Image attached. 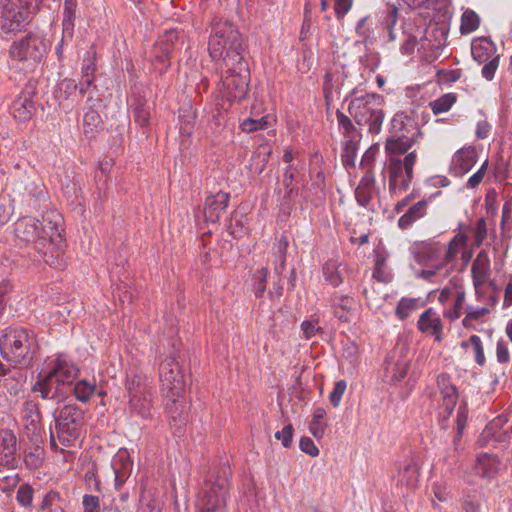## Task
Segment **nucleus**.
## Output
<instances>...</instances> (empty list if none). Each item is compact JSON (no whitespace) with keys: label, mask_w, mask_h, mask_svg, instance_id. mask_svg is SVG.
<instances>
[{"label":"nucleus","mask_w":512,"mask_h":512,"mask_svg":"<svg viewBox=\"0 0 512 512\" xmlns=\"http://www.w3.org/2000/svg\"><path fill=\"white\" fill-rule=\"evenodd\" d=\"M61 224V215L48 211L43 215V222L30 216L18 219L14 224V233L20 243L30 245L46 264L61 269L65 265Z\"/></svg>","instance_id":"obj_1"},{"label":"nucleus","mask_w":512,"mask_h":512,"mask_svg":"<svg viewBox=\"0 0 512 512\" xmlns=\"http://www.w3.org/2000/svg\"><path fill=\"white\" fill-rule=\"evenodd\" d=\"M210 57L219 65H230L236 61L242 65L243 46L239 31L234 25L221 18L212 22V32L208 44Z\"/></svg>","instance_id":"obj_2"},{"label":"nucleus","mask_w":512,"mask_h":512,"mask_svg":"<svg viewBox=\"0 0 512 512\" xmlns=\"http://www.w3.org/2000/svg\"><path fill=\"white\" fill-rule=\"evenodd\" d=\"M412 254L420 269L415 271V277L429 283L443 282L453 268H446L443 258V245L437 241L417 242L412 247Z\"/></svg>","instance_id":"obj_3"},{"label":"nucleus","mask_w":512,"mask_h":512,"mask_svg":"<svg viewBox=\"0 0 512 512\" xmlns=\"http://www.w3.org/2000/svg\"><path fill=\"white\" fill-rule=\"evenodd\" d=\"M36 347L34 335L22 327L7 328L0 337L2 357L15 366H29L35 357Z\"/></svg>","instance_id":"obj_4"},{"label":"nucleus","mask_w":512,"mask_h":512,"mask_svg":"<svg viewBox=\"0 0 512 512\" xmlns=\"http://www.w3.org/2000/svg\"><path fill=\"white\" fill-rule=\"evenodd\" d=\"M384 98L377 93H366L353 97L348 105V112L360 127H367L368 133L377 135L381 132L385 118L382 106Z\"/></svg>","instance_id":"obj_5"},{"label":"nucleus","mask_w":512,"mask_h":512,"mask_svg":"<svg viewBox=\"0 0 512 512\" xmlns=\"http://www.w3.org/2000/svg\"><path fill=\"white\" fill-rule=\"evenodd\" d=\"M230 476V467L227 464L221 465L215 480L206 483L199 492L195 501L196 512H227Z\"/></svg>","instance_id":"obj_6"},{"label":"nucleus","mask_w":512,"mask_h":512,"mask_svg":"<svg viewBox=\"0 0 512 512\" xmlns=\"http://www.w3.org/2000/svg\"><path fill=\"white\" fill-rule=\"evenodd\" d=\"M78 373V367L70 359L58 356L43 380L34 385L33 391L40 392L43 399H53L57 395L58 385L72 384Z\"/></svg>","instance_id":"obj_7"},{"label":"nucleus","mask_w":512,"mask_h":512,"mask_svg":"<svg viewBox=\"0 0 512 512\" xmlns=\"http://www.w3.org/2000/svg\"><path fill=\"white\" fill-rule=\"evenodd\" d=\"M415 151L408 153L403 159L389 157L382 173L388 176V189L395 195L406 191L414 176V166L417 162Z\"/></svg>","instance_id":"obj_8"},{"label":"nucleus","mask_w":512,"mask_h":512,"mask_svg":"<svg viewBox=\"0 0 512 512\" xmlns=\"http://www.w3.org/2000/svg\"><path fill=\"white\" fill-rule=\"evenodd\" d=\"M126 389L129 395L130 413L142 418H149L152 396L148 377L141 373L129 375L126 381Z\"/></svg>","instance_id":"obj_9"},{"label":"nucleus","mask_w":512,"mask_h":512,"mask_svg":"<svg viewBox=\"0 0 512 512\" xmlns=\"http://www.w3.org/2000/svg\"><path fill=\"white\" fill-rule=\"evenodd\" d=\"M227 68L222 77L220 91L229 101H240L245 98L248 90L249 71L247 63L242 59V65L233 61L230 65H220Z\"/></svg>","instance_id":"obj_10"},{"label":"nucleus","mask_w":512,"mask_h":512,"mask_svg":"<svg viewBox=\"0 0 512 512\" xmlns=\"http://www.w3.org/2000/svg\"><path fill=\"white\" fill-rule=\"evenodd\" d=\"M56 436L64 447H70L81 435L83 412L74 405L64 406L55 419Z\"/></svg>","instance_id":"obj_11"},{"label":"nucleus","mask_w":512,"mask_h":512,"mask_svg":"<svg viewBox=\"0 0 512 512\" xmlns=\"http://www.w3.org/2000/svg\"><path fill=\"white\" fill-rule=\"evenodd\" d=\"M31 21L29 4L22 0H8L0 12V31L6 35L23 31Z\"/></svg>","instance_id":"obj_12"},{"label":"nucleus","mask_w":512,"mask_h":512,"mask_svg":"<svg viewBox=\"0 0 512 512\" xmlns=\"http://www.w3.org/2000/svg\"><path fill=\"white\" fill-rule=\"evenodd\" d=\"M46 39L37 33H30L14 41L9 49L10 57L20 62H39L48 50Z\"/></svg>","instance_id":"obj_13"},{"label":"nucleus","mask_w":512,"mask_h":512,"mask_svg":"<svg viewBox=\"0 0 512 512\" xmlns=\"http://www.w3.org/2000/svg\"><path fill=\"white\" fill-rule=\"evenodd\" d=\"M159 377L162 390L167 391V396L175 404L184 388L183 375L175 358L168 357L162 361L159 368Z\"/></svg>","instance_id":"obj_14"},{"label":"nucleus","mask_w":512,"mask_h":512,"mask_svg":"<svg viewBox=\"0 0 512 512\" xmlns=\"http://www.w3.org/2000/svg\"><path fill=\"white\" fill-rule=\"evenodd\" d=\"M21 421L26 436L34 444L41 443V413L37 402L30 399L23 402L21 408Z\"/></svg>","instance_id":"obj_15"},{"label":"nucleus","mask_w":512,"mask_h":512,"mask_svg":"<svg viewBox=\"0 0 512 512\" xmlns=\"http://www.w3.org/2000/svg\"><path fill=\"white\" fill-rule=\"evenodd\" d=\"M437 387L440 393L439 416L443 424L453 412L458 400V394L456 387L452 384L451 377L447 374L438 375Z\"/></svg>","instance_id":"obj_16"},{"label":"nucleus","mask_w":512,"mask_h":512,"mask_svg":"<svg viewBox=\"0 0 512 512\" xmlns=\"http://www.w3.org/2000/svg\"><path fill=\"white\" fill-rule=\"evenodd\" d=\"M417 329L427 337H432L436 343H441L445 338L443 321L433 308H428L420 314Z\"/></svg>","instance_id":"obj_17"},{"label":"nucleus","mask_w":512,"mask_h":512,"mask_svg":"<svg viewBox=\"0 0 512 512\" xmlns=\"http://www.w3.org/2000/svg\"><path fill=\"white\" fill-rule=\"evenodd\" d=\"M329 303L333 315L339 321L344 323H349L352 321L356 307V302L352 297L334 293L329 298Z\"/></svg>","instance_id":"obj_18"},{"label":"nucleus","mask_w":512,"mask_h":512,"mask_svg":"<svg viewBox=\"0 0 512 512\" xmlns=\"http://www.w3.org/2000/svg\"><path fill=\"white\" fill-rule=\"evenodd\" d=\"M17 439L10 430H0V466L13 467L16 461Z\"/></svg>","instance_id":"obj_19"},{"label":"nucleus","mask_w":512,"mask_h":512,"mask_svg":"<svg viewBox=\"0 0 512 512\" xmlns=\"http://www.w3.org/2000/svg\"><path fill=\"white\" fill-rule=\"evenodd\" d=\"M466 246L467 236L461 232L455 234L446 247L443 246L446 268H450L449 265L454 263L460 254L465 262L469 261L470 255L466 253Z\"/></svg>","instance_id":"obj_20"},{"label":"nucleus","mask_w":512,"mask_h":512,"mask_svg":"<svg viewBox=\"0 0 512 512\" xmlns=\"http://www.w3.org/2000/svg\"><path fill=\"white\" fill-rule=\"evenodd\" d=\"M229 194L218 192L206 198L204 206V215L206 220L216 222L228 207Z\"/></svg>","instance_id":"obj_21"},{"label":"nucleus","mask_w":512,"mask_h":512,"mask_svg":"<svg viewBox=\"0 0 512 512\" xmlns=\"http://www.w3.org/2000/svg\"><path fill=\"white\" fill-rule=\"evenodd\" d=\"M476 151L473 147L458 150L452 157V169L456 175L462 176L476 164Z\"/></svg>","instance_id":"obj_22"},{"label":"nucleus","mask_w":512,"mask_h":512,"mask_svg":"<svg viewBox=\"0 0 512 512\" xmlns=\"http://www.w3.org/2000/svg\"><path fill=\"white\" fill-rule=\"evenodd\" d=\"M499 464L497 456L484 453L477 457L474 471L479 477L490 481L497 475Z\"/></svg>","instance_id":"obj_23"},{"label":"nucleus","mask_w":512,"mask_h":512,"mask_svg":"<svg viewBox=\"0 0 512 512\" xmlns=\"http://www.w3.org/2000/svg\"><path fill=\"white\" fill-rule=\"evenodd\" d=\"M472 281L488 283L491 277V263L488 253L481 250L474 259L471 267Z\"/></svg>","instance_id":"obj_24"},{"label":"nucleus","mask_w":512,"mask_h":512,"mask_svg":"<svg viewBox=\"0 0 512 512\" xmlns=\"http://www.w3.org/2000/svg\"><path fill=\"white\" fill-rule=\"evenodd\" d=\"M12 114L14 118L18 121H27L31 119L34 111L35 105L32 100L31 92H22L12 104Z\"/></svg>","instance_id":"obj_25"},{"label":"nucleus","mask_w":512,"mask_h":512,"mask_svg":"<svg viewBox=\"0 0 512 512\" xmlns=\"http://www.w3.org/2000/svg\"><path fill=\"white\" fill-rule=\"evenodd\" d=\"M375 190V177L372 171L368 170L360 179L355 189V198L362 207H368L372 201Z\"/></svg>","instance_id":"obj_26"},{"label":"nucleus","mask_w":512,"mask_h":512,"mask_svg":"<svg viewBox=\"0 0 512 512\" xmlns=\"http://www.w3.org/2000/svg\"><path fill=\"white\" fill-rule=\"evenodd\" d=\"M428 201L423 199L412 204L407 211L399 218L398 227L406 230L427 215Z\"/></svg>","instance_id":"obj_27"},{"label":"nucleus","mask_w":512,"mask_h":512,"mask_svg":"<svg viewBox=\"0 0 512 512\" xmlns=\"http://www.w3.org/2000/svg\"><path fill=\"white\" fill-rule=\"evenodd\" d=\"M496 52L497 48L494 42L485 37L475 39L471 44L472 57L479 64L485 63L496 56Z\"/></svg>","instance_id":"obj_28"},{"label":"nucleus","mask_w":512,"mask_h":512,"mask_svg":"<svg viewBox=\"0 0 512 512\" xmlns=\"http://www.w3.org/2000/svg\"><path fill=\"white\" fill-rule=\"evenodd\" d=\"M112 469L115 475L117 486L122 485L129 476L132 469V462L126 450L119 451L112 459Z\"/></svg>","instance_id":"obj_29"},{"label":"nucleus","mask_w":512,"mask_h":512,"mask_svg":"<svg viewBox=\"0 0 512 512\" xmlns=\"http://www.w3.org/2000/svg\"><path fill=\"white\" fill-rule=\"evenodd\" d=\"M419 467L413 459L406 460L399 466L398 483L411 489L417 486L419 479Z\"/></svg>","instance_id":"obj_30"},{"label":"nucleus","mask_w":512,"mask_h":512,"mask_svg":"<svg viewBox=\"0 0 512 512\" xmlns=\"http://www.w3.org/2000/svg\"><path fill=\"white\" fill-rule=\"evenodd\" d=\"M0 381L10 394L17 395L24 384V376L20 370H5L4 365L0 363Z\"/></svg>","instance_id":"obj_31"},{"label":"nucleus","mask_w":512,"mask_h":512,"mask_svg":"<svg viewBox=\"0 0 512 512\" xmlns=\"http://www.w3.org/2000/svg\"><path fill=\"white\" fill-rule=\"evenodd\" d=\"M104 129L102 118L92 106L88 107L83 116V132L87 138H93Z\"/></svg>","instance_id":"obj_32"},{"label":"nucleus","mask_w":512,"mask_h":512,"mask_svg":"<svg viewBox=\"0 0 512 512\" xmlns=\"http://www.w3.org/2000/svg\"><path fill=\"white\" fill-rule=\"evenodd\" d=\"M76 8L77 0H65L62 20V32L64 39L72 40L73 38Z\"/></svg>","instance_id":"obj_33"},{"label":"nucleus","mask_w":512,"mask_h":512,"mask_svg":"<svg viewBox=\"0 0 512 512\" xmlns=\"http://www.w3.org/2000/svg\"><path fill=\"white\" fill-rule=\"evenodd\" d=\"M413 141L407 137L389 138L385 143V152L389 157H399L407 153L412 147Z\"/></svg>","instance_id":"obj_34"},{"label":"nucleus","mask_w":512,"mask_h":512,"mask_svg":"<svg viewBox=\"0 0 512 512\" xmlns=\"http://www.w3.org/2000/svg\"><path fill=\"white\" fill-rule=\"evenodd\" d=\"M96 70V52L95 50L90 49L85 53L81 67L82 80L87 84V86L94 84Z\"/></svg>","instance_id":"obj_35"},{"label":"nucleus","mask_w":512,"mask_h":512,"mask_svg":"<svg viewBox=\"0 0 512 512\" xmlns=\"http://www.w3.org/2000/svg\"><path fill=\"white\" fill-rule=\"evenodd\" d=\"M461 347L465 349L470 348L472 350L474 361L476 362V364L479 365L480 367L485 366L486 356L484 352V345L481 338L478 335H471L468 338V340L463 341L461 343Z\"/></svg>","instance_id":"obj_36"},{"label":"nucleus","mask_w":512,"mask_h":512,"mask_svg":"<svg viewBox=\"0 0 512 512\" xmlns=\"http://www.w3.org/2000/svg\"><path fill=\"white\" fill-rule=\"evenodd\" d=\"M421 306L422 302L419 298L402 297L396 306L395 315L399 320H405Z\"/></svg>","instance_id":"obj_37"},{"label":"nucleus","mask_w":512,"mask_h":512,"mask_svg":"<svg viewBox=\"0 0 512 512\" xmlns=\"http://www.w3.org/2000/svg\"><path fill=\"white\" fill-rule=\"evenodd\" d=\"M456 102V94L450 92L443 94L437 99L429 102V107L434 115H439L441 113L448 112Z\"/></svg>","instance_id":"obj_38"},{"label":"nucleus","mask_w":512,"mask_h":512,"mask_svg":"<svg viewBox=\"0 0 512 512\" xmlns=\"http://www.w3.org/2000/svg\"><path fill=\"white\" fill-rule=\"evenodd\" d=\"M326 416V410L322 407H317L313 411L312 420L309 423V431L316 438L321 439L324 436L326 424L323 419Z\"/></svg>","instance_id":"obj_39"},{"label":"nucleus","mask_w":512,"mask_h":512,"mask_svg":"<svg viewBox=\"0 0 512 512\" xmlns=\"http://www.w3.org/2000/svg\"><path fill=\"white\" fill-rule=\"evenodd\" d=\"M465 289L463 285L461 287H457L455 291V296L453 297V307L452 309L446 311L445 315L451 320L458 319L463 312L464 302H465Z\"/></svg>","instance_id":"obj_40"},{"label":"nucleus","mask_w":512,"mask_h":512,"mask_svg":"<svg viewBox=\"0 0 512 512\" xmlns=\"http://www.w3.org/2000/svg\"><path fill=\"white\" fill-rule=\"evenodd\" d=\"M480 25V18L473 10H466L461 17L460 31L462 34H470L476 31Z\"/></svg>","instance_id":"obj_41"},{"label":"nucleus","mask_w":512,"mask_h":512,"mask_svg":"<svg viewBox=\"0 0 512 512\" xmlns=\"http://www.w3.org/2000/svg\"><path fill=\"white\" fill-rule=\"evenodd\" d=\"M466 316L462 323L464 326H468L470 321H476L490 313V309L486 304L472 305L469 304L465 310Z\"/></svg>","instance_id":"obj_42"},{"label":"nucleus","mask_w":512,"mask_h":512,"mask_svg":"<svg viewBox=\"0 0 512 512\" xmlns=\"http://www.w3.org/2000/svg\"><path fill=\"white\" fill-rule=\"evenodd\" d=\"M357 157V144L352 139L345 142L343 151L341 154V161L345 168H351L355 166Z\"/></svg>","instance_id":"obj_43"},{"label":"nucleus","mask_w":512,"mask_h":512,"mask_svg":"<svg viewBox=\"0 0 512 512\" xmlns=\"http://www.w3.org/2000/svg\"><path fill=\"white\" fill-rule=\"evenodd\" d=\"M323 274L325 280L334 287L343 282L341 272L335 262H327L323 267Z\"/></svg>","instance_id":"obj_44"},{"label":"nucleus","mask_w":512,"mask_h":512,"mask_svg":"<svg viewBox=\"0 0 512 512\" xmlns=\"http://www.w3.org/2000/svg\"><path fill=\"white\" fill-rule=\"evenodd\" d=\"M73 390L79 401L87 402L95 391V385L86 380H80L74 385Z\"/></svg>","instance_id":"obj_45"},{"label":"nucleus","mask_w":512,"mask_h":512,"mask_svg":"<svg viewBox=\"0 0 512 512\" xmlns=\"http://www.w3.org/2000/svg\"><path fill=\"white\" fill-rule=\"evenodd\" d=\"M336 118L339 131L344 135V137L352 139L353 134L356 131L352 120L340 110L336 111Z\"/></svg>","instance_id":"obj_46"},{"label":"nucleus","mask_w":512,"mask_h":512,"mask_svg":"<svg viewBox=\"0 0 512 512\" xmlns=\"http://www.w3.org/2000/svg\"><path fill=\"white\" fill-rule=\"evenodd\" d=\"M267 127L268 121L266 117H262L260 119L247 118L240 123L241 130L246 133L263 130Z\"/></svg>","instance_id":"obj_47"},{"label":"nucleus","mask_w":512,"mask_h":512,"mask_svg":"<svg viewBox=\"0 0 512 512\" xmlns=\"http://www.w3.org/2000/svg\"><path fill=\"white\" fill-rule=\"evenodd\" d=\"M300 328L306 340H310L316 335L323 333V329L318 325V319L304 320Z\"/></svg>","instance_id":"obj_48"},{"label":"nucleus","mask_w":512,"mask_h":512,"mask_svg":"<svg viewBox=\"0 0 512 512\" xmlns=\"http://www.w3.org/2000/svg\"><path fill=\"white\" fill-rule=\"evenodd\" d=\"M33 488L29 484L21 485L16 494V500L22 507H30L33 501Z\"/></svg>","instance_id":"obj_49"},{"label":"nucleus","mask_w":512,"mask_h":512,"mask_svg":"<svg viewBox=\"0 0 512 512\" xmlns=\"http://www.w3.org/2000/svg\"><path fill=\"white\" fill-rule=\"evenodd\" d=\"M462 284L460 283L459 279L453 278L449 281V284L445 286L438 296V301L445 305L450 299H453L455 296V291L457 287H461Z\"/></svg>","instance_id":"obj_50"},{"label":"nucleus","mask_w":512,"mask_h":512,"mask_svg":"<svg viewBox=\"0 0 512 512\" xmlns=\"http://www.w3.org/2000/svg\"><path fill=\"white\" fill-rule=\"evenodd\" d=\"M500 62V56L496 55L492 58H490L488 61L485 62V65L483 66L481 70L482 77L485 78L487 81H491L495 73L499 67Z\"/></svg>","instance_id":"obj_51"},{"label":"nucleus","mask_w":512,"mask_h":512,"mask_svg":"<svg viewBox=\"0 0 512 512\" xmlns=\"http://www.w3.org/2000/svg\"><path fill=\"white\" fill-rule=\"evenodd\" d=\"M346 388L347 384L344 380L337 381L334 384V388L329 394V400L333 407H338L340 405Z\"/></svg>","instance_id":"obj_52"},{"label":"nucleus","mask_w":512,"mask_h":512,"mask_svg":"<svg viewBox=\"0 0 512 512\" xmlns=\"http://www.w3.org/2000/svg\"><path fill=\"white\" fill-rule=\"evenodd\" d=\"M19 482V477L15 473L4 474L0 471V490L9 492L14 489Z\"/></svg>","instance_id":"obj_53"},{"label":"nucleus","mask_w":512,"mask_h":512,"mask_svg":"<svg viewBox=\"0 0 512 512\" xmlns=\"http://www.w3.org/2000/svg\"><path fill=\"white\" fill-rule=\"evenodd\" d=\"M293 426L288 424L281 431H277L274 435L275 439L280 440L284 448H290L293 438Z\"/></svg>","instance_id":"obj_54"},{"label":"nucleus","mask_w":512,"mask_h":512,"mask_svg":"<svg viewBox=\"0 0 512 512\" xmlns=\"http://www.w3.org/2000/svg\"><path fill=\"white\" fill-rule=\"evenodd\" d=\"M258 281L255 283L254 294L257 298L263 297L266 290V281L268 276V268L263 267L257 271Z\"/></svg>","instance_id":"obj_55"},{"label":"nucleus","mask_w":512,"mask_h":512,"mask_svg":"<svg viewBox=\"0 0 512 512\" xmlns=\"http://www.w3.org/2000/svg\"><path fill=\"white\" fill-rule=\"evenodd\" d=\"M299 448L303 453L311 457H317L319 455V449L315 445L314 441L307 436H302L300 438Z\"/></svg>","instance_id":"obj_56"},{"label":"nucleus","mask_w":512,"mask_h":512,"mask_svg":"<svg viewBox=\"0 0 512 512\" xmlns=\"http://www.w3.org/2000/svg\"><path fill=\"white\" fill-rule=\"evenodd\" d=\"M488 168V161H485L481 167L469 177L467 181V188L473 189L476 188L484 179Z\"/></svg>","instance_id":"obj_57"},{"label":"nucleus","mask_w":512,"mask_h":512,"mask_svg":"<svg viewBox=\"0 0 512 512\" xmlns=\"http://www.w3.org/2000/svg\"><path fill=\"white\" fill-rule=\"evenodd\" d=\"M473 235H474V243L477 246H480L487 235V229H486V221L484 218H480L477 220L474 229H473Z\"/></svg>","instance_id":"obj_58"},{"label":"nucleus","mask_w":512,"mask_h":512,"mask_svg":"<svg viewBox=\"0 0 512 512\" xmlns=\"http://www.w3.org/2000/svg\"><path fill=\"white\" fill-rule=\"evenodd\" d=\"M486 284L487 283L473 282L475 296H476L477 301L480 304H486L487 307L489 308V306L492 303H491V297L487 294Z\"/></svg>","instance_id":"obj_59"},{"label":"nucleus","mask_w":512,"mask_h":512,"mask_svg":"<svg viewBox=\"0 0 512 512\" xmlns=\"http://www.w3.org/2000/svg\"><path fill=\"white\" fill-rule=\"evenodd\" d=\"M134 120L137 124L142 127H145L149 124L150 121V111L144 105H138L134 109Z\"/></svg>","instance_id":"obj_60"},{"label":"nucleus","mask_w":512,"mask_h":512,"mask_svg":"<svg viewBox=\"0 0 512 512\" xmlns=\"http://www.w3.org/2000/svg\"><path fill=\"white\" fill-rule=\"evenodd\" d=\"M496 358L500 364H508L510 361L508 344L503 340H499L496 344Z\"/></svg>","instance_id":"obj_61"},{"label":"nucleus","mask_w":512,"mask_h":512,"mask_svg":"<svg viewBox=\"0 0 512 512\" xmlns=\"http://www.w3.org/2000/svg\"><path fill=\"white\" fill-rule=\"evenodd\" d=\"M354 0H334V11L337 19H342L351 10Z\"/></svg>","instance_id":"obj_62"},{"label":"nucleus","mask_w":512,"mask_h":512,"mask_svg":"<svg viewBox=\"0 0 512 512\" xmlns=\"http://www.w3.org/2000/svg\"><path fill=\"white\" fill-rule=\"evenodd\" d=\"M39 444L40 443L35 444V450L25 456V464L30 468H37L42 462V450L40 449Z\"/></svg>","instance_id":"obj_63"},{"label":"nucleus","mask_w":512,"mask_h":512,"mask_svg":"<svg viewBox=\"0 0 512 512\" xmlns=\"http://www.w3.org/2000/svg\"><path fill=\"white\" fill-rule=\"evenodd\" d=\"M82 503L84 512H99L100 502L97 496L85 495Z\"/></svg>","instance_id":"obj_64"}]
</instances>
